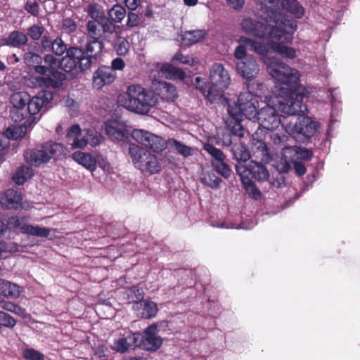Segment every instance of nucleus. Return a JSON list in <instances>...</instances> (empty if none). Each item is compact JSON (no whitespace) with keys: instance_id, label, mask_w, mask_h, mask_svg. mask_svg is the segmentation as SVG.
<instances>
[{"instance_id":"obj_1","label":"nucleus","mask_w":360,"mask_h":360,"mask_svg":"<svg viewBox=\"0 0 360 360\" xmlns=\"http://www.w3.org/2000/svg\"><path fill=\"white\" fill-rule=\"evenodd\" d=\"M267 70L276 80L274 93L279 110L289 116L304 113L307 110L302 103L304 88L300 85L298 71L276 60L269 64Z\"/></svg>"},{"instance_id":"obj_2","label":"nucleus","mask_w":360,"mask_h":360,"mask_svg":"<svg viewBox=\"0 0 360 360\" xmlns=\"http://www.w3.org/2000/svg\"><path fill=\"white\" fill-rule=\"evenodd\" d=\"M285 20L274 8L264 4H260L256 17H245L241 20L240 27L243 32L252 37L289 41L296 25L294 22Z\"/></svg>"},{"instance_id":"obj_3","label":"nucleus","mask_w":360,"mask_h":360,"mask_svg":"<svg viewBox=\"0 0 360 360\" xmlns=\"http://www.w3.org/2000/svg\"><path fill=\"white\" fill-rule=\"evenodd\" d=\"M119 101L126 109L145 115L158 103V96L140 85H130L126 94L121 96Z\"/></svg>"},{"instance_id":"obj_4","label":"nucleus","mask_w":360,"mask_h":360,"mask_svg":"<svg viewBox=\"0 0 360 360\" xmlns=\"http://www.w3.org/2000/svg\"><path fill=\"white\" fill-rule=\"evenodd\" d=\"M210 86L207 89L206 84L201 82L200 78H195L196 88L211 103L216 101L222 96V93L230 84V76L228 71L221 63H214L210 70Z\"/></svg>"},{"instance_id":"obj_5","label":"nucleus","mask_w":360,"mask_h":360,"mask_svg":"<svg viewBox=\"0 0 360 360\" xmlns=\"http://www.w3.org/2000/svg\"><path fill=\"white\" fill-rule=\"evenodd\" d=\"M294 120L295 122H283L285 132L295 141L308 144L316 134L320 127L319 123L309 116L295 117Z\"/></svg>"},{"instance_id":"obj_6","label":"nucleus","mask_w":360,"mask_h":360,"mask_svg":"<svg viewBox=\"0 0 360 360\" xmlns=\"http://www.w3.org/2000/svg\"><path fill=\"white\" fill-rule=\"evenodd\" d=\"M66 148L61 143L48 142L41 149H31L25 151V162L35 167L47 163L51 158L58 159L64 155Z\"/></svg>"},{"instance_id":"obj_7","label":"nucleus","mask_w":360,"mask_h":360,"mask_svg":"<svg viewBox=\"0 0 360 360\" xmlns=\"http://www.w3.org/2000/svg\"><path fill=\"white\" fill-rule=\"evenodd\" d=\"M129 155L134 166L143 172L150 174L158 173L161 165L157 157L136 144L129 145Z\"/></svg>"},{"instance_id":"obj_8","label":"nucleus","mask_w":360,"mask_h":360,"mask_svg":"<svg viewBox=\"0 0 360 360\" xmlns=\"http://www.w3.org/2000/svg\"><path fill=\"white\" fill-rule=\"evenodd\" d=\"M262 85L257 84V89ZM248 91L240 93L238 98V103L245 117L251 120L256 116L257 108L259 106L258 90L255 89V83L247 84Z\"/></svg>"},{"instance_id":"obj_9","label":"nucleus","mask_w":360,"mask_h":360,"mask_svg":"<svg viewBox=\"0 0 360 360\" xmlns=\"http://www.w3.org/2000/svg\"><path fill=\"white\" fill-rule=\"evenodd\" d=\"M236 170L240 178H252L263 182L269 177V173L262 162L251 160L248 166L243 164H237Z\"/></svg>"},{"instance_id":"obj_10","label":"nucleus","mask_w":360,"mask_h":360,"mask_svg":"<svg viewBox=\"0 0 360 360\" xmlns=\"http://www.w3.org/2000/svg\"><path fill=\"white\" fill-rule=\"evenodd\" d=\"M203 149L212 156L211 165L216 173L225 179L229 178L232 174V170L224 162L226 156L224 153L209 143L204 144Z\"/></svg>"},{"instance_id":"obj_11","label":"nucleus","mask_w":360,"mask_h":360,"mask_svg":"<svg viewBox=\"0 0 360 360\" xmlns=\"http://www.w3.org/2000/svg\"><path fill=\"white\" fill-rule=\"evenodd\" d=\"M132 138L139 144L149 148L154 152H161L166 148V143L160 136L143 129H134Z\"/></svg>"},{"instance_id":"obj_12","label":"nucleus","mask_w":360,"mask_h":360,"mask_svg":"<svg viewBox=\"0 0 360 360\" xmlns=\"http://www.w3.org/2000/svg\"><path fill=\"white\" fill-rule=\"evenodd\" d=\"M257 118L259 126L267 130H274L281 124L287 122L285 118L281 120L276 109L269 105L262 108L257 114Z\"/></svg>"},{"instance_id":"obj_13","label":"nucleus","mask_w":360,"mask_h":360,"mask_svg":"<svg viewBox=\"0 0 360 360\" xmlns=\"http://www.w3.org/2000/svg\"><path fill=\"white\" fill-rule=\"evenodd\" d=\"M227 111L229 117L226 121L228 127L232 134L234 136L241 138L245 133V129L241 124L243 121V116H244L239 103L236 104L234 102L228 103Z\"/></svg>"},{"instance_id":"obj_14","label":"nucleus","mask_w":360,"mask_h":360,"mask_svg":"<svg viewBox=\"0 0 360 360\" xmlns=\"http://www.w3.org/2000/svg\"><path fill=\"white\" fill-rule=\"evenodd\" d=\"M118 26L110 22L109 19L104 20H89L86 23V31L91 39L102 40L105 34H113Z\"/></svg>"},{"instance_id":"obj_15","label":"nucleus","mask_w":360,"mask_h":360,"mask_svg":"<svg viewBox=\"0 0 360 360\" xmlns=\"http://www.w3.org/2000/svg\"><path fill=\"white\" fill-rule=\"evenodd\" d=\"M53 98V94L50 91H41L32 98L29 96L26 109L27 119L30 122L34 121L35 117L33 116L39 112L44 107H46Z\"/></svg>"},{"instance_id":"obj_16","label":"nucleus","mask_w":360,"mask_h":360,"mask_svg":"<svg viewBox=\"0 0 360 360\" xmlns=\"http://www.w3.org/2000/svg\"><path fill=\"white\" fill-rule=\"evenodd\" d=\"M164 322L153 323L147 327L143 332L142 347L147 351H155L162 344V339L158 333L160 326Z\"/></svg>"},{"instance_id":"obj_17","label":"nucleus","mask_w":360,"mask_h":360,"mask_svg":"<svg viewBox=\"0 0 360 360\" xmlns=\"http://www.w3.org/2000/svg\"><path fill=\"white\" fill-rule=\"evenodd\" d=\"M29 96L25 91L15 92L11 96V103L13 108L11 111V117L15 122L27 119L26 109Z\"/></svg>"},{"instance_id":"obj_18","label":"nucleus","mask_w":360,"mask_h":360,"mask_svg":"<svg viewBox=\"0 0 360 360\" xmlns=\"http://www.w3.org/2000/svg\"><path fill=\"white\" fill-rule=\"evenodd\" d=\"M67 76L58 70H52L47 75H39L34 78L35 82L40 87L58 89L66 80Z\"/></svg>"},{"instance_id":"obj_19","label":"nucleus","mask_w":360,"mask_h":360,"mask_svg":"<svg viewBox=\"0 0 360 360\" xmlns=\"http://www.w3.org/2000/svg\"><path fill=\"white\" fill-rule=\"evenodd\" d=\"M269 6L273 7L276 10V12L281 15L282 18L285 20H290L294 22L297 26L296 22L292 19H288L285 15H283L280 11V7L286 9L289 13L293 14L296 18H301L304 13V8L297 1V0H278L276 1L274 5L269 4Z\"/></svg>"},{"instance_id":"obj_20","label":"nucleus","mask_w":360,"mask_h":360,"mask_svg":"<svg viewBox=\"0 0 360 360\" xmlns=\"http://www.w3.org/2000/svg\"><path fill=\"white\" fill-rule=\"evenodd\" d=\"M116 78V73L110 66L99 67L93 75V86L101 89L104 85L112 83Z\"/></svg>"},{"instance_id":"obj_21","label":"nucleus","mask_w":360,"mask_h":360,"mask_svg":"<svg viewBox=\"0 0 360 360\" xmlns=\"http://www.w3.org/2000/svg\"><path fill=\"white\" fill-rule=\"evenodd\" d=\"M236 68L241 76L250 81L258 75L259 66L253 57H248L245 60L238 61Z\"/></svg>"},{"instance_id":"obj_22","label":"nucleus","mask_w":360,"mask_h":360,"mask_svg":"<svg viewBox=\"0 0 360 360\" xmlns=\"http://www.w3.org/2000/svg\"><path fill=\"white\" fill-rule=\"evenodd\" d=\"M102 136L94 129L84 130V134L80 139L71 143L72 148H84L87 144L91 146H97L102 141Z\"/></svg>"},{"instance_id":"obj_23","label":"nucleus","mask_w":360,"mask_h":360,"mask_svg":"<svg viewBox=\"0 0 360 360\" xmlns=\"http://www.w3.org/2000/svg\"><path fill=\"white\" fill-rule=\"evenodd\" d=\"M65 53L72 61L76 63L79 72L90 68V60L85 58L84 50L82 47L70 46Z\"/></svg>"},{"instance_id":"obj_24","label":"nucleus","mask_w":360,"mask_h":360,"mask_svg":"<svg viewBox=\"0 0 360 360\" xmlns=\"http://www.w3.org/2000/svg\"><path fill=\"white\" fill-rule=\"evenodd\" d=\"M44 65L41 63V66L35 68V73L39 75H47L48 72L52 70H58L60 68V58H58L53 53L45 54L42 58Z\"/></svg>"},{"instance_id":"obj_25","label":"nucleus","mask_w":360,"mask_h":360,"mask_svg":"<svg viewBox=\"0 0 360 360\" xmlns=\"http://www.w3.org/2000/svg\"><path fill=\"white\" fill-rule=\"evenodd\" d=\"M291 33V39L289 41H284L282 40L270 39L271 46L273 50L278 53L281 57L292 59L296 56L295 51L294 49L286 46L285 44H290L292 40V34Z\"/></svg>"},{"instance_id":"obj_26","label":"nucleus","mask_w":360,"mask_h":360,"mask_svg":"<svg viewBox=\"0 0 360 360\" xmlns=\"http://www.w3.org/2000/svg\"><path fill=\"white\" fill-rule=\"evenodd\" d=\"M252 157L255 160L268 163L271 160V154L265 142L257 140L252 145Z\"/></svg>"},{"instance_id":"obj_27","label":"nucleus","mask_w":360,"mask_h":360,"mask_svg":"<svg viewBox=\"0 0 360 360\" xmlns=\"http://www.w3.org/2000/svg\"><path fill=\"white\" fill-rule=\"evenodd\" d=\"M104 49V43L103 40L91 39L85 45V58L90 60V68L92 65L93 60L97 59L101 56Z\"/></svg>"},{"instance_id":"obj_28","label":"nucleus","mask_w":360,"mask_h":360,"mask_svg":"<svg viewBox=\"0 0 360 360\" xmlns=\"http://www.w3.org/2000/svg\"><path fill=\"white\" fill-rule=\"evenodd\" d=\"M21 201V195L13 189H8L0 195V204L6 209H17Z\"/></svg>"},{"instance_id":"obj_29","label":"nucleus","mask_w":360,"mask_h":360,"mask_svg":"<svg viewBox=\"0 0 360 360\" xmlns=\"http://www.w3.org/2000/svg\"><path fill=\"white\" fill-rule=\"evenodd\" d=\"M200 181L205 186L217 189L220 186L221 179L219 177L213 168H203L200 176Z\"/></svg>"},{"instance_id":"obj_30","label":"nucleus","mask_w":360,"mask_h":360,"mask_svg":"<svg viewBox=\"0 0 360 360\" xmlns=\"http://www.w3.org/2000/svg\"><path fill=\"white\" fill-rule=\"evenodd\" d=\"M105 132L110 139L117 141H125L129 135L127 130L115 122L106 124Z\"/></svg>"},{"instance_id":"obj_31","label":"nucleus","mask_w":360,"mask_h":360,"mask_svg":"<svg viewBox=\"0 0 360 360\" xmlns=\"http://www.w3.org/2000/svg\"><path fill=\"white\" fill-rule=\"evenodd\" d=\"M105 132L110 139L117 141H125L129 135L127 130L115 122L106 124Z\"/></svg>"},{"instance_id":"obj_32","label":"nucleus","mask_w":360,"mask_h":360,"mask_svg":"<svg viewBox=\"0 0 360 360\" xmlns=\"http://www.w3.org/2000/svg\"><path fill=\"white\" fill-rule=\"evenodd\" d=\"M231 152L233 158L238 162V164H243L242 162H245L251 158V155L245 145L240 140L234 142L231 148Z\"/></svg>"},{"instance_id":"obj_33","label":"nucleus","mask_w":360,"mask_h":360,"mask_svg":"<svg viewBox=\"0 0 360 360\" xmlns=\"http://www.w3.org/2000/svg\"><path fill=\"white\" fill-rule=\"evenodd\" d=\"M28 42L27 34L19 30H14L8 34L6 39L4 40V44L15 48H20Z\"/></svg>"},{"instance_id":"obj_34","label":"nucleus","mask_w":360,"mask_h":360,"mask_svg":"<svg viewBox=\"0 0 360 360\" xmlns=\"http://www.w3.org/2000/svg\"><path fill=\"white\" fill-rule=\"evenodd\" d=\"M207 34V33L205 30L186 31L181 37L182 44L187 46H192L200 42Z\"/></svg>"},{"instance_id":"obj_35","label":"nucleus","mask_w":360,"mask_h":360,"mask_svg":"<svg viewBox=\"0 0 360 360\" xmlns=\"http://www.w3.org/2000/svg\"><path fill=\"white\" fill-rule=\"evenodd\" d=\"M72 158L79 165L91 171L94 170L96 168V160L95 158L89 153L76 151L72 154Z\"/></svg>"},{"instance_id":"obj_36","label":"nucleus","mask_w":360,"mask_h":360,"mask_svg":"<svg viewBox=\"0 0 360 360\" xmlns=\"http://www.w3.org/2000/svg\"><path fill=\"white\" fill-rule=\"evenodd\" d=\"M124 295L127 296L129 302L134 303V309L139 306H143L141 301L143 299L144 293L141 288L136 286L129 288L125 290Z\"/></svg>"},{"instance_id":"obj_37","label":"nucleus","mask_w":360,"mask_h":360,"mask_svg":"<svg viewBox=\"0 0 360 360\" xmlns=\"http://www.w3.org/2000/svg\"><path fill=\"white\" fill-rule=\"evenodd\" d=\"M21 293L20 288L18 285L9 281H2L0 287V294L4 297L18 298Z\"/></svg>"},{"instance_id":"obj_38","label":"nucleus","mask_w":360,"mask_h":360,"mask_svg":"<svg viewBox=\"0 0 360 360\" xmlns=\"http://www.w3.org/2000/svg\"><path fill=\"white\" fill-rule=\"evenodd\" d=\"M159 95L163 100L174 101L177 98V91L174 85L163 82L160 84Z\"/></svg>"},{"instance_id":"obj_39","label":"nucleus","mask_w":360,"mask_h":360,"mask_svg":"<svg viewBox=\"0 0 360 360\" xmlns=\"http://www.w3.org/2000/svg\"><path fill=\"white\" fill-rule=\"evenodd\" d=\"M33 175V169L28 166L20 167L13 176V181L18 184H24L27 179H30Z\"/></svg>"},{"instance_id":"obj_40","label":"nucleus","mask_w":360,"mask_h":360,"mask_svg":"<svg viewBox=\"0 0 360 360\" xmlns=\"http://www.w3.org/2000/svg\"><path fill=\"white\" fill-rule=\"evenodd\" d=\"M21 231L23 233L33 236L46 238L49 235L51 230L46 227L25 224L22 226Z\"/></svg>"},{"instance_id":"obj_41","label":"nucleus","mask_w":360,"mask_h":360,"mask_svg":"<svg viewBox=\"0 0 360 360\" xmlns=\"http://www.w3.org/2000/svg\"><path fill=\"white\" fill-rule=\"evenodd\" d=\"M169 145L173 148L179 154L181 155L184 158L191 156L194 153V149L189 147L179 141L174 139H169Z\"/></svg>"},{"instance_id":"obj_42","label":"nucleus","mask_w":360,"mask_h":360,"mask_svg":"<svg viewBox=\"0 0 360 360\" xmlns=\"http://www.w3.org/2000/svg\"><path fill=\"white\" fill-rule=\"evenodd\" d=\"M243 187L248 195L255 200L260 199L262 193L250 178H240Z\"/></svg>"},{"instance_id":"obj_43","label":"nucleus","mask_w":360,"mask_h":360,"mask_svg":"<svg viewBox=\"0 0 360 360\" xmlns=\"http://www.w3.org/2000/svg\"><path fill=\"white\" fill-rule=\"evenodd\" d=\"M116 34L117 37L114 42V49L118 56H126L129 51V42L125 37L118 35L117 32Z\"/></svg>"},{"instance_id":"obj_44","label":"nucleus","mask_w":360,"mask_h":360,"mask_svg":"<svg viewBox=\"0 0 360 360\" xmlns=\"http://www.w3.org/2000/svg\"><path fill=\"white\" fill-rule=\"evenodd\" d=\"M108 19L110 22L119 23L121 22L126 15L125 8L121 5H114L108 12Z\"/></svg>"},{"instance_id":"obj_45","label":"nucleus","mask_w":360,"mask_h":360,"mask_svg":"<svg viewBox=\"0 0 360 360\" xmlns=\"http://www.w3.org/2000/svg\"><path fill=\"white\" fill-rule=\"evenodd\" d=\"M22 60L24 63L29 66L32 67L35 71L37 66H41L42 63V58L40 55L32 51H27L23 54Z\"/></svg>"},{"instance_id":"obj_46","label":"nucleus","mask_w":360,"mask_h":360,"mask_svg":"<svg viewBox=\"0 0 360 360\" xmlns=\"http://www.w3.org/2000/svg\"><path fill=\"white\" fill-rule=\"evenodd\" d=\"M46 29L42 25L34 24L27 29V34L28 39L33 41H39L43 36Z\"/></svg>"},{"instance_id":"obj_47","label":"nucleus","mask_w":360,"mask_h":360,"mask_svg":"<svg viewBox=\"0 0 360 360\" xmlns=\"http://www.w3.org/2000/svg\"><path fill=\"white\" fill-rule=\"evenodd\" d=\"M6 135L10 140L22 139L25 136L26 127L25 126H11L5 131Z\"/></svg>"},{"instance_id":"obj_48","label":"nucleus","mask_w":360,"mask_h":360,"mask_svg":"<svg viewBox=\"0 0 360 360\" xmlns=\"http://www.w3.org/2000/svg\"><path fill=\"white\" fill-rule=\"evenodd\" d=\"M68 48L60 37H56L53 40V44L51 46L49 51L56 56H62L67 52Z\"/></svg>"},{"instance_id":"obj_49","label":"nucleus","mask_w":360,"mask_h":360,"mask_svg":"<svg viewBox=\"0 0 360 360\" xmlns=\"http://www.w3.org/2000/svg\"><path fill=\"white\" fill-rule=\"evenodd\" d=\"M281 156L284 162L292 163L297 160V146H287L281 150Z\"/></svg>"},{"instance_id":"obj_50","label":"nucleus","mask_w":360,"mask_h":360,"mask_svg":"<svg viewBox=\"0 0 360 360\" xmlns=\"http://www.w3.org/2000/svg\"><path fill=\"white\" fill-rule=\"evenodd\" d=\"M162 70L168 74V77L170 79H177L184 80L186 76V73L180 68L174 67L172 65H165L162 67Z\"/></svg>"},{"instance_id":"obj_51","label":"nucleus","mask_w":360,"mask_h":360,"mask_svg":"<svg viewBox=\"0 0 360 360\" xmlns=\"http://www.w3.org/2000/svg\"><path fill=\"white\" fill-rule=\"evenodd\" d=\"M240 42L245 44L246 46H250L251 49L260 55H264L266 53L267 49L264 44L255 41L245 37H241L240 39Z\"/></svg>"},{"instance_id":"obj_52","label":"nucleus","mask_w":360,"mask_h":360,"mask_svg":"<svg viewBox=\"0 0 360 360\" xmlns=\"http://www.w3.org/2000/svg\"><path fill=\"white\" fill-rule=\"evenodd\" d=\"M132 340H135V338L129 337V338H120L115 340L112 345V349L121 353L125 352L129 347H131V343L129 341Z\"/></svg>"},{"instance_id":"obj_53","label":"nucleus","mask_w":360,"mask_h":360,"mask_svg":"<svg viewBox=\"0 0 360 360\" xmlns=\"http://www.w3.org/2000/svg\"><path fill=\"white\" fill-rule=\"evenodd\" d=\"M289 136H290L286 132L281 134L274 133L271 137L274 146L282 150L283 148L288 145V141H289Z\"/></svg>"},{"instance_id":"obj_54","label":"nucleus","mask_w":360,"mask_h":360,"mask_svg":"<svg viewBox=\"0 0 360 360\" xmlns=\"http://www.w3.org/2000/svg\"><path fill=\"white\" fill-rule=\"evenodd\" d=\"M157 304L152 302H146L143 304V311L141 314V316L143 319H150L155 316L158 312Z\"/></svg>"},{"instance_id":"obj_55","label":"nucleus","mask_w":360,"mask_h":360,"mask_svg":"<svg viewBox=\"0 0 360 360\" xmlns=\"http://www.w3.org/2000/svg\"><path fill=\"white\" fill-rule=\"evenodd\" d=\"M266 181L274 188H280L285 186V177L281 173L272 174L271 176H269Z\"/></svg>"},{"instance_id":"obj_56","label":"nucleus","mask_w":360,"mask_h":360,"mask_svg":"<svg viewBox=\"0 0 360 360\" xmlns=\"http://www.w3.org/2000/svg\"><path fill=\"white\" fill-rule=\"evenodd\" d=\"M60 69L65 72H71L73 70L79 72L76 63L70 60L67 55L60 58Z\"/></svg>"},{"instance_id":"obj_57","label":"nucleus","mask_w":360,"mask_h":360,"mask_svg":"<svg viewBox=\"0 0 360 360\" xmlns=\"http://www.w3.org/2000/svg\"><path fill=\"white\" fill-rule=\"evenodd\" d=\"M87 12L89 15L92 18L91 20H104L105 19H108L104 15L103 13L99 11L96 5H89L87 8Z\"/></svg>"},{"instance_id":"obj_58","label":"nucleus","mask_w":360,"mask_h":360,"mask_svg":"<svg viewBox=\"0 0 360 360\" xmlns=\"http://www.w3.org/2000/svg\"><path fill=\"white\" fill-rule=\"evenodd\" d=\"M15 324L16 321L11 316L0 311V329L2 326L12 328Z\"/></svg>"},{"instance_id":"obj_59","label":"nucleus","mask_w":360,"mask_h":360,"mask_svg":"<svg viewBox=\"0 0 360 360\" xmlns=\"http://www.w3.org/2000/svg\"><path fill=\"white\" fill-rule=\"evenodd\" d=\"M25 360H44V356L34 349H26L22 352Z\"/></svg>"},{"instance_id":"obj_60","label":"nucleus","mask_w":360,"mask_h":360,"mask_svg":"<svg viewBox=\"0 0 360 360\" xmlns=\"http://www.w3.org/2000/svg\"><path fill=\"white\" fill-rule=\"evenodd\" d=\"M76 22L70 18H65L62 22V28L67 33H72L77 30Z\"/></svg>"},{"instance_id":"obj_61","label":"nucleus","mask_w":360,"mask_h":360,"mask_svg":"<svg viewBox=\"0 0 360 360\" xmlns=\"http://www.w3.org/2000/svg\"><path fill=\"white\" fill-rule=\"evenodd\" d=\"M313 157V152L310 149L297 146V161L304 160L309 161Z\"/></svg>"},{"instance_id":"obj_62","label":"nucleus","mask_w":360,"mask_h":360,"mask_svg":"<svg viewBox=\"0 0 360 360\" xmlns=\"http://www.w3.org/2000/svg\"><path fill=\"white\" fill-rule=\"evenodd\" d=\"M81 134V129L78 124L72 125L67 132V137L70 139H72V142H75L77 139H80L79 136Z\"/></svg>"},{"instance_id":"obj_63","label":"nucleus","mask_w":360,"mask_h":360,"mask_svg":"<svg viewBox=\"0 0 360 360\" xmlns=\"http://www.w3.org/2000/svg\"><path fill=\"white\" fill-rule=\"evenodd\" d=\"M245 44L241 43V44L238 45L234 51V56L235 58L240 60H245V58H247L248 57H252L251 56H247L246 55V47L244 45Z\"/></svg>"},{"instance_id":"obj_64","label":"nucleus","mask_w":360,"mask_h":360,"mask_svg":"<svg viewBox=\"0 0 360 360\" xmlns=\"http://www.w3.org/2000/svg\"><path fill=\"white\" fill-rule=\"evenodd\" d=\"M141 19L138 14L129 12L127 15V25L130 28L137 27L140 23Z\"/></svg>"}]
</instances>
